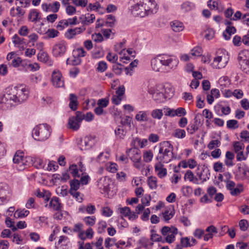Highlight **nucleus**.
<instances>
[{"label": "nucleus", "mask_w": 249, "mask_h": 249, "mask_svg": "<svg viewBox=\"0 0 249 249\" xmlns=\"http://www.w3.org/2000/svg\"><path fill=\"white\" fill-rule=\"evenodd\" d=\"M95 17L94 15H91L90 16V19H87V18L85 15H82L80 18L79 19L80 20V22L84 25H89L90 23H93L94 20H95Z\"/></svg>", "instance_id": "a878e982"}, {"label": "nucleus", "mask_w": 249, "mask_h": 249, "mask_svg": "<svg viewBox=\"0 0 249 249\" xmlns=\"http://www.w3.org/2000/svg\"><path fill=\"white\" fill-rule=\"evenodd\" d=\"M190 238L188 237H182L180 239V244L182 247L187 248L191 247L193 244H191L190 242Z\"/></svg>", "instance_id": "37998d69"}, {"label": "nucleus", "mask_w": 249, "mask_h": 249, "mask_svg": "<svg viewBox=\"0 0 249 249\" xmlns=\"http://www.w3.org/2000/svg\"><path fill=\"white\" fill-rule=\"evenodd\" d=\"M215 108V111L217 115L222 116L223 115H227L231 113V110L229 106L224 107L222 105H218Z\"/></svg>", "instance_id": "f3484780"}, {"label": "nucleus", "mask_w": 249, "mask_h": 249, "mask_svg": "<svg viewBox=\"0 0 249 249\" xmlns=\"http://www.w3.org/2000/svg\"><path fill=\"white\" fill-rule=\"evenodd\" d=\"M153 10L144 1H140L131 7V13L135 17H144L152 13Z\"/></svg>", "instance_id": "39448f33"}, {"label": "nucleus", "mask_w": 249, "mask_h": 249, "mask_svg": "<svg viewBox=\"0 0 249 249\" xmlns=\"http://www.w3.org/2000/svg\"><path fill=\"white\" fill-rule=\"evenodd\" d=\"M37 58L39 61L46 63L50 66L53 64V62L50 60L49 56L46 53L42 52L39 53L37 55Z\"/></svg>", "instance_id": "aec40b11"}, {"label": "nucleus", "mask_w": 249, "mask_h": 249, "mask_svg": "<svg viewBox=\"0 0 249 249\" xmlns=\"http://www.w3.org/2000/svg\"><path fill=\"white\" fill-rule=\"evenodd\" d=\"M249 58V51L247 50H244L240 51L238 56V61L243 60L244 59H247Z\"/></svg>", "instance_id": "e433bc0d"}, {"label": "nucleus", "mask_w": 249, "mask_h": 249, "mask_svg": "<svg viewBox=\"0 0 249 249\" xmlns=\"http://www.w3.org/2000/svg\"><path fill=\"white\" fill-rule=\"evenodd\" d=\"M96 218L94 216H87L85 217L84 220L87 225L93 226L95 223Z\"/></svg>", "instance_id": "de8ad7c7"}, {"label": "nucleus", "mask_w": 249, "mask_h": 249, "mask_svg": "<svg viewBox=\"0 0 249 249\" xmlns=\"http://www.w3.org/2000/svg\"><path fill=\"white\" fill-rule=\"evenodd\" d=\"M69 25L68 19H63L60 20L57 25V28L60 30H63L65 27L68 26Z\"/></svg>", "instance_id": "e2e57ef3"}, {"label": "nucleus", "mask_w": 249, "mask_h": 249, "mask_svg": "<svg viewBox=\"0 0 249 249\" xmlns=\"http://www.w3.org/2000/svg\"><path fill=\"white\" fill-rule=\"evenodd\" d=\"M178 234V229L173 228V231L171 233L168 234L164 240L165 242H166L169 244H171L175 241V236Z\"/></svg>", "instance_id": "c85d7f7f"}, {"label": "nucleus", "mask_w": 249, "mask_h": 249, "mask_svg": "<svg viewBox=\"0 0 249 249\" xmlns=\"http://www.w3.org/2000/svg\"><path fill=\"white\" fill-rule=\"evenodd\" d=\"M29 213L30 212L25 209H18L15 211L14 216L16 219L22 218L28 216Z\"/></svg>", "instance_id": "5701e85b"}, {"label": "nucleus", "mask_w": 249, "mask_h": 249, "mask_svg": "<svg viewBox=\"0 0 249 249\" xmlns=\"http://www.w3.org/2000/svg\"><path fill=\"white\" fill-rule=\"evenodd\" d=\"M234 152L237 153L244 148V143L240 142H235L233 145Z\"/></svg>", "instance_id": "79ce46f5"}, {"label": "nucleus", "mask_w": 249, "mask_h": 249, "mask_svg": "<svg viewBox=\"0 0 249 249\" xmlns=\"http://www.w3.org/2000/svg\"><path fill=\"white\" fill-rule=\"evenodd\" d=\"M173 96L172 92L170 94L164 93L162 92L158 91H155L152 95L153 99L157 103H160L163 101L164 99H170Z\"/></svg>", "instance_id": "f8f14e48"}, {"label": "nucleus", "mask_w": 249, "mask_h": 249, "mask_svg": "<svg viewBox=\"0 0 249 249\" xmlns=\"http://www.w3.org/2000/svg\"><path fill=\"white\" fill-rule=\"evenodd\" d=\"M107 63L104 61H101L97 64L96 71L98 72H103L107 69Z\"/></svg>", "instance_id": "473e14b6"}, {"label": "nucleus", "mask_w": 249, "mask_h": 249, "mask_svg": "<svg viewBox=\"0 0 249 249\" xmlns=\"http://www.w3.org/2000/svg\"><path fill=\"white\" fill-rule=\"evenodd\" d=\"M67 5L66 8V13L69 16L74 15L76 12L75 7L69 4Z\"/></svg>", "instance_id": "338daca9"}, {"label": "nucleus", "mask_w": 249, "mask_h": 249, "mask_svg": "<svg viewBox=\"0 0 249 249\" xmlns=\"http://www.w3.org/2000/svg\"><path fill=\"white\" fill-rule=\"evenodd\" d=\"M66 51V44L64 41H61L56 44L53 49V54L55 57L63 55Z\"/></svg>", "instance_id": "1a4fd4ad"}, {"label": "nucleus", "mask_w": 249, "mask_h": 249, "mask_svg": "<svg viewBox=\"0 0 249 249\" xmlns=\"http://www.w3.org/2000/svg\"><path fill=\"white\" fill-rule=\"evenodd\" d=\"M114 132L117 138H119L121 139H124L125 135L124 130L120 128V127H119L117 129H116L114 131Z\"/></svg>", "instance_id": "49530a36"}, {"label": "nucleus", "mask_w": 249, "mask_h": 249, "mask_svg": "<svg viewBox=\"0 0 249 249\" xmlns=\"http://www.w3.org/2000/svg\"><path fill=\"white\" fill-rule=\"evenodd\" d=\"M69 171L73 177H80V175L78 174V170L76 164H72L69 167Z\"/></svg>", "instance_id": "58836bf2"}, {"label": "nucleus", "mask_w": 249, "mask_h": 249, "mask_svg": "<svg viewBox=\"0 0 249 249\" xmlns=\"http://www.w3.org/2000/svg\"><path fill=\"white\" fill-rule=\"evenodd\" d=\"M12 41L15 46L18 45V47H19L21 45L26 43L25 42V39L19 37L17 34H15L13 36Z\"/></svg>", "instance_id": "2f4dec72"}, {"label": "nucleus", "mask_w": 249, "mask_h": 249, "mask_svg": "<svg viewBox=\"0 0 249 249\" xmlns=\"http://www.w3.org/2000/svg\"><path fill=\"white\" fill-rule=\"evenodd\" d=\"M147 183L149 187L152 189H156L157 188V178L153 176H150L148 178Z\"/></svg>", "instance_id": "bb28decb"}, {"label": "nucleus", "mask_w": 249, "mask_h": 249, "mask_svg": "<svg viewBox=\"0 0 249 249\" xmlns=\"http://www.w3.org/2000/svg\"><path fill=\"white\" fill-rule=\"evenodd\" d=\"M108 104L109 100L107 98H102L99 99L97 102L98 106L103 108L107 107Z\"/></svg>", "instance_id": "13d9d810"}, {"label": "nucleus", "mask_w": 249, "mask_h": 249, "mask_svg": "<svg viewBox=\"0 0 249 249\" xmlns=\"http://www.w3.org/2000/svg\"><path fill=\"white\" fill-rule=\"evenodd\" d=\"M236 29L232 26H228L223 32V36L226 40H229L231 38V36L236 33Z\"/></svg>", "instance_id": "4468645a"}, {"label": "nucleus", "mask_w": 249, "mask_h": 249, "mask_svg": "<svg viewBox=\"0 0 249 249\" xmlns=\"http://www.w3.org/2000/svg\"><path fill=\"white\" fill-rule=\"evenodd\" d=\"M122 66V65L119 63H116L115 65L113 66L112 70L117 75H120L122 73L123 70L121 68Z\"/></svg>", "instance_id": "3c124183"}, {"label": "nucleus", "mask_w": 249, "mask_h": 249, "mask_svg": "<svg viewBox=\"0 0 249 249\" xmlns=\"http://www.w3.org/2000/svg\"><path fill=\"white\" fill-rule=\"evenodd\" d=\"M52 81L53 85L57 88L62 87L64 85L62 79V74L59 71H54L52 74Z\"/></svg>", "instance_id": "9d476101"}, {"label": "nucleus", "mask_w": 249, "mask_h": 249, "mask_svg": "<svg viewBox=\"0 0 249 249\" xmlns=\"http://www.w3.org/2000/svg\"><path fill=\"white\" fill-rule=\"evenodd\" d=\"M219 84L222 89L228 87L231 84V80L228 76H224L220 77L218 80Z\"/></svg>", "instance_id": "cd10ccee"}, {"label": "nucleus", "mask_w": 249, "mask_h": 249, "mask_svg": "<svg viewBox=\"0 0 249 249\" xmlns=\"http://www.w3.org/2000/svg\"><path fill=\"white\" fill-rule=\"evenodd\" d=\"M151 116L154 119L160 120L163 116L162 109H155L153 110L151 112Z\"/></svg>", "instance_id": "c9c22d12"}, {"label": "nucleus", "mask_w": 249, "mask_h": 249, "mask_svg": "<svg viewBox=\"0 0 249 249\" xmlns=\"http://www.w3.org/2000/svg\"><path fill=\"white\" fill-rule=\"evenodd\" d=\"M204 234V231L202 229L197 228L193 232L194 236L197 239H201Z\"/></svg>", "instance_id": "680f3d73"}, {"label": "nucleus", "mask_w": 249, "mask_h": 249, "mask_svg": "<svg viewBox=\"0 0 249 249\" xmlns=\"http://www.w3.org/2000/svg\"><path fill=\"white\" fill-rule=\"evenodd\" d=\"M173 228H176L173 226H171V228L168 226H164L161 230V232L162 235L166 236L170 233L173 231Z\"/></svg>", "instance_id": "a18cd8bd"}, {"label": "nucleus", "mask_w": 249, "mask_h": 249, "mask_svg": "<svg viewBox=\"0 0 249 249\" xmlns=\"http://www.w3.org/2000/svg\"><path fill=\"white\" fill-rule=\"evenodd\" d=\"M178 63V59L175 57L163 54L161 58L159 57L151 60V64L153 69L159 71L162 66H168L171 69L177 67Z\"/></svg>", "instance_id": "7ed1b4c3"}, {"label": "nucleus", "mask_w": 249, "mask_h": 249, "mask_svg": "<svg viewBox=\"0 0 249 249\" xmlns=\"http://www.w3.org/2000/svg\"><path fill=\"white\" fill-rule=\"evenodd\" d=\"M220 142L218 140L211 141L208 145L209 149H213L215 147H218L220 145Z\"/></svg>", "instance_id": "603ef678"}, {"label": "nucleus", "mask_w": 249, "mask_h": 249, "mask_svg": "<svg viewBox=\"0 0 249 249\" xmlns=\"http://www.w3.org/2000/svg\"><path fill=\"white\" fill-rule=\"evenodd\" d=\"M59 34V32L54 29H49L45 33V36H43L45 39H48L57 37Z\"/></svg>", "instance_id": "b1692460"}, {"label": "nucleus", "mask_w": 249, "mask_h": 249, "mask_svg": "<svg viewBox=\"0 0 249 249\" xmlns=\"http://www.w3.org/2000/svg\"><path fill=\"white\" fill-rule=\"evenodd\" d=\"M243 191V185L241 184H238L237 187L233 188L230 191V193L232 196L239 195Z\"/></svg>", "instance_id": "72a5a7b5"}, {"label": "nucleus", "mask_w": 249, "mask_h": 249, "mask_svg": "<svg viewBox=\"0 0 249 249\" xmlns=\"http://www.w3.org/2000/svg\"><path fill=\"white\" fill-rule=\"evenodd\" d=\"M51 133V127L47 124H39L32 130L33 138L38 141H44L49 138Z\"/></svg>", "instance_id": "20e7f679"}, {"label": "nucleus", "mask_w": 249, "mask_h": 249, "mask_svg": "<svg viewBox=\"0 0 249 249\" xmlns=\"http://www.w3.org/2000/svg\"><path fill=\"white\" fill-rule=\"evenodd\" d=\"M84 118V114H83L81 111H77L76 112V116H72V120H71V122H73V120H76L77 121L78 123H80L81 124V122Z\"/></svg>", "instance_id": "a19ab883"}, {"label": "nucleus", "mask_w": 249, "mask_h": 249, "mask_svg": "<svg viewBox=\"0 0 249 249\" xmlns=\"http://www.w3.org/2000/svg\"><path fill=\"white\" fill-rule=\"evenodd\" d=\"M130 150V158L134 162L135 167L140 169L142 166L141 151L138 148L131 149Z\"/></svg>", "instance_id": "0eeeda50"}, {"label": "nucleus", "mask_w": 249, "mask_h": 249, "mask_svg": "<svg viewBox=\"0 0 249 249\" xmlns=\"http://www.w3.org/2000/svg\"><path fill=\"white\" fill-rule=\"evenodd\" d=\"M107 59L110 62L116 63L118 59V56L116 54L112 55V53L109 52L107 55Z\"/></svg>", "instance_id": "09e8293b"}, {"label": "nucleus", "mask_w": 249, "mask_h": 249, "mask_svg": "<svg viewBox=\"0 0 249 249\" xmlns=\"http://www.w3.org/2000/svg\"><path fill=\"white\" fill-rule=\"evenodd\" d=\"M199 167L197 168V175L198 176L200 179H202L203 182L206 181L207 179H209L210 176V172L208 168H201V170L199 171Z\"/></svg>", "instance_id": "ddd939ff"}, {"label": "nucleus", "mask_w": 249, "mask_h": 249, "mask_svg": "<svg viewBox=\"0 0 249 249\" xmlns=\"http://www.w3.org/2000/svg\"><path fill=\"white\" fill-rule=\"evenodd\" d=\"M239 226L241 231H246L249 226L248 222L247 220L242 219L239 222Z\"/></svg>", "instance_id": "4d7b16f0"}, {"label": "nucleus", "mask_w": 249, "mask_h": 249, "mask_svg": "<svg viewBox=\"0 0 249 249\" xmlns=\"http://www.w3.org/2000/svg\"><path fill=\"white\" fill-rule=\"evenodd\" d=\"M99 226L98 228L97 232L98 233H102L105 232V230L107 227V224L105 221H101L99 222Z\"/></svg>", "instance_id": "5fc2aeb1"}, {"label": "nucleus", "mask_w": 249, "mask_h": 249, "mask_svg": "<svg viewBox=\"0 0 249 249\" xmlns=\"http://www.w3.org/2000/svg\"><path fill=\"white\" fill-rule=\"evenodd\" d=\"M191 54L193 56H199L202 54V49L199 47H196L191 51Z\"/></svg>", "instance_id": "774afa93"}, {"label": "nucleus", "mask_w": 249, "mask_h": 249, "mask_svg": "<svg viewBox=\"0 0 249 249\" xmlns=\"http://www.w3.org/2000/svg\"><path fill=\"white\" fill-rule=\"evenodd\" d=\"M70 103L69 106L73 111L77 110L78 105L77 96L73 93H71L69 97Z\"/></svg>", "instance_id": "2eb2a0df"}, {"label": "nucleus", "mask_w": 249, "mask_h": 249, "mask_svg": "<svg viewBox=\"0 0 249 249\" xmlns=\"http://www.w3.org/2000/svg\"><path fill=\"white\" fill-rule=\"evenodd\" d=\"M173 135L176 138L182 139L185 137L186 133L185 130L183 129H177Z\"/></svg>", "instance_id": "ea45409f"}, {"label": "nucleus", "mask_w": 249, "mask_h": 249, "mask_svg": "<svg viewBox=\"0 0 249 249\" xmlns=\"http://www.w3.org/2000/svg\"><path fill=\"white\" fill-rule=\"evenodd\" d=\"M195 8V5L193 3L187 1L183 2L181 5V8L184 12H187L191 11Z\"/></svg>", "instance_id": "393cba45"}, {"label": "nucleus", "mask_w": 249, "mask_h": 249, "mask_svg": "<svg viewBox=\"0 0 249 249\" xmlns=\"http://www.w3.org/2000/svg\"><path fill=\"white\" fill-rule=\"evenodd\" d=\"M153 154L151 151H147L143 154V160L146 162H150L153 158Z\"/></svg>", "instance_id": "c03bdc74"}, {"label": "nucleus", "mask_w": 249, "mask_h": 249, "mask_svg": "<svg viewBox=\"0 0 249 249\" xmlns=\"http://www.w3.org/2000/svg\"><path fill=\"white\" fill-rule=\"evenodd\" d=\"M170 25L174 32H179L184 29V26L181 22L178 20H175L170 23Z\"/></svg>", "instance_id": "412c9836"}, {"label": "nucleus", "mask_w": 249, "mask_h": 249, "mask_svg": "<svg viewBox=\"0 0 249 249\" xmlns=\"http://www.w3.org/2000/svg\"><path fill=\"white\" fill-rule=\"evenodd\" d=\"M70 185L69 192L76 191L79 189L80 182L78 179H73L70 181Z\"/></svg>", "instance_id": "c756f323"}, {"label": "nucleus", "mask_w": 249, "mask_h": 249, "mask_svg": "<svg viewBox=\"0 0 249 249\" xmlns=\"http://www.w3.org/2000/svg\"><path fill=\"white\" fill-rule=\"evenodd\" d=\"M151 197L150 195H145L144 197L141 199L142 205L143 206H149Z\"/></svg>", "instance_id": "bf43d9fd"}, {"label": "nucleus", "mask_w": 249, "mask_h": 249, "mask_svg": "<svg viewBox=\"0 0 249 249\" xmlns=\"http://www.w3.org/2000/svg\"><path fill=\"white\" fill-rule=\"evenodd\" d=\"M227 126L228 128L235 129L239 127L238 122L236 120H230L227 122Z\"/></svg>", "instance_id": "4c0bfd02"}, {"label": "nucleus", "mask_w": 249, "mask_h": 249, "mask_svg": "<svg viewBox=\"0 0 249 249\" xmlns=\"http://www.w3.org/2000/svg\"><path fill=\"white\" fill-rule=\"evenodd\" d=\"M149 241V239L145 237H141L140 240L138 241V244L141 246L140 248L144 247L147 248L148 247V242Z\"/></svg>", "instance_id": "0e129e2a"}, {"label": "nucleus", "mask_w": 249, "mask_h": 249, "mask_svg": "<svg viewBox=\"0 0 249 249\" xmlns=\"http://www.w3.org/2000/svg\"><path fill=\"white\" fill-rule=\"evenodd\" d=\"M40 13L36 9H33L30 11L28 18L31 20L32 22L36 23V21L41 19V17L39 16Z\"/></svg>", "instance_id": "a211bd4d"}, {"label": "nucleus", "mask_w": 249, "mask_h": 249, "mask_svg": "<svg viewBox=\"0 0 249 249\" xmlns=\"http://www.w3.org/2000/svg\"><path fill=\"white\" fill-rule=\"evenodd\" d=\"M181 192L183 196L189 197L193 192L192 188L189 186H183L181 189Z\"/></svg>", "instance_id": "f704fd0d"}, {"label": "nucleus", "mask_w": 249, "mask_h": 249, "mask_svg": "<svg viewBox=\"0 0 249 249\" xmlns=\"http://www.w3.org/2000/svg\"><path fill=\"white\" fill-rule=\"evenodd\" d=\"M198 129V125L196 124H190L187 128V132L190 134H193L196 131H197Z\"/></svg>", "instance_id": "6e6d98bb"}, {"label": "nucleus", "mask_w": 249, "mask_h": 249, "mask_svg": "<svg viewBox=\"0 0 249 249\" xmlns=\"http://www.w3.org/2000/svg\"><path fill=\"white\" fill-rule=\"evenodd\" d=\"M159 153L156 157V160H164V162L168 163L177 157L173 152L174 147L169 141H163L159 143Z\"/></svg>", "instance_id": "f03ea898"}, {"label": "nucleus", "mask_w": 249, "mask_h": 249, "mask_svg": "<svg viewBox=\"0 0 249 249\" xmlns=\"http://www.w3.org/2000/svg\"><path fill=\"white\" fill-rule=\"evenodd\" d=\"M28 94V91L25 88L20 89L15 87L7 89L0 98V108L3 110H6L21 104L27 99Z\"/></svg>", "instance_id": "f257e3e1"}, {"label": "nucleus", "mask_w": 249, "mask_h": 249, "mask_svg": "<svg viewBox=\"0 0 249 249\" xmlns=\"http://www.w3.org/2000/svg\"><path fill=\"white\" fill-rule=\"evenodd\" d=\"M118 165L116 163L113 162H109V165H107V169L108 171L111 173L116 172L118 169Z\"/></svg>", "instance_id": "864d4df0"}, {"label": "nucleus", "mask_w": 249, "mask_h": 249, "mask_svg": "<svg viewBox=\"0 0 249 249\" xmlns=\"http://www.w3.org/2000/svg\"><path fill=\"white\" fill-rule=\"evenodd\" d=\"M71 120H72V117H70L69 119V127L74 131L78 130L81 124L80 123H78L77 121L74 119L73 120V122L71 123Z\"/></svg>", "instance_id": "7c9ffc66"}, {"label": "nucleus", "mask_w": 249, "mask_h": 249, "mask_svg": "<svg viewBox=\"0 0 249 249\" xmlns=\"http://www.w3.org/2000/svg\"><path fill=\"white\" fill-rule=\"evenodd\" d=\"M94 137L92 136H87L83 139L80 138L77 140V144L79 145L81 150L90 149L94 144Z\"/></svg>", "instance_id": "423d86ee"}, {"label": "nucleus", "mask_w": 249, "mask_h": 249, "mask_svg": "<svg viewBox=\"0 0 249 249\" xmlns=\"http://www.w3.org/2000/svg\"><path fill=\"white\" fill-rule=\"evenodd\" d=\"M148 113L147 111H140L135 116V119L139 122H147L148 121Z\"/></svg>", "instance_id": "4be33fe9"}, {"label": "nucleus", "mask_w": 249, "mask_h": 249, "mask_svg": "<svg viewBox=\"0 0 249 249\" xmlns=\"http://www.w3.org/2000/svg\"><path fill=\"white\" fill-rule=\"evenodd\" d=\"M76 35H77V33L76 32L75 29H69L67 32L65 33V36L66 38L68 39H72Z\"/></svg>", "instance_id": "8fccbe9b"}, {"label": "nucleus", "mask_w": 249, "mask_h": 249, "mask_svg": "<svg viewBox=\"0 0 249 249\" xmlns=\"http://www.w3.org/2000/svg\"><path fill=\"white\" fill-rule=\"evenodd\" d=\"M175 116L179 117L185 116L186 114V111L184 108L178 107L177 109H175Z\"/></svg>", "instance_id": "052dcab7"}, {"label": "nucleus", "mask_w": 249, "mask_h": 249, "mask_svg": "<svg viewBox=\"0 0 249 249\" xmlns=\"http://www.w3.org/2000/svg\"><path fill=\"white\" fill-rule=\"evenodd\" d=\"M120 213L125 217H127L130 214V209L128 207L120 208L119 209Z\"/></svg>", "instance_id": "69168bd1"}, {"label": "nucleus", "mask_w": 249, "mask_h": 249, "mask_svg": "<svg viewBox=\"0 0 249 249\" xmlns=\"http://www.w3.org/2000/svg\"><path fill=\"white\" fill-rule=\"evenodd\" d=\"M13 161L14 163L19 165V167H17L18 170L21 171L24 169L25 159L24 158L23 152L17 151L13 157Z\"/></svg>", "instance_id": "6e6552de"}, {"label": "nucleus", "mask_w": 249, "mask_h": 249, "mask_svg": "<svg viewBox=\"0 0 249 249\" xmlns=\"http://www.w3.org/2000/svg\"><path fill=\"white\" fill-rule=\"evenodd\" d=\"M60 5L59 2L55 1L53 3H44L41 5V8L43 11L45 12H52L54 13L59 11Z\"/></svg>", "instance_id": "9b49d317"}, {"label": "nucleus", "mask_w": 249, "mask_h": 249, "mask_svg": "<svg viewBox=\"0 0 249 249\" xmlns=\"http://www.w3.org/2000/svg\"><path fill=\"white\" fill-rule=\"evenodd\" d=\"M31 160L33 165L37 169H43L45 166V163L39 158H32Z\"/></svg>", "instance_id": "6ab92c4d"}, {"label": "nucleus", "mask_w": 249, "mask_h": 249, "mask_svg": "<svg viewBox=\"0 0 249 249\" xmlns=\"http://www.w3.org/2000/svg\"><path fill=\"white\" fill-rule=\"evenodd\" d=\"M49 205L56 211H59L62 208V204L60 202L59 198L56 196H53L51 199Z\"/></svg>", "instance_id": "dca6fc26"}]
</instances>
